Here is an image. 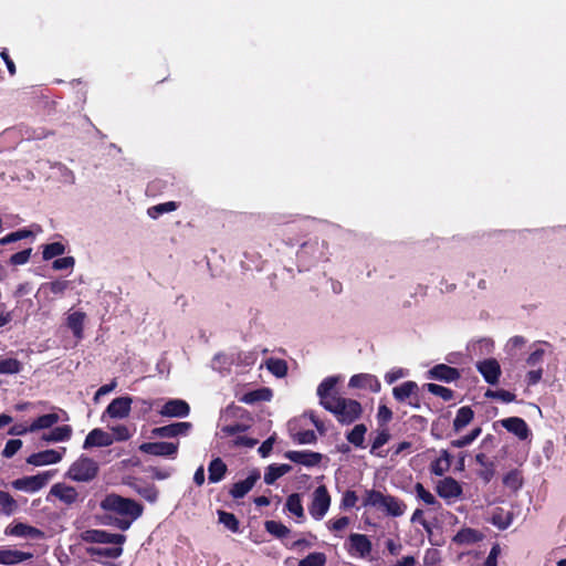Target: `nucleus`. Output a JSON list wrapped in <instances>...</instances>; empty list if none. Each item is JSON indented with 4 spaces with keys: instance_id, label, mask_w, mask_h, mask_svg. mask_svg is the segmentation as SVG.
<instances>
[{
    "instance_id": "bf43d9fd",
    "label": "nucleus",
    "mask_w": 566,
    "mask_h": 566,
    "mask_svg": "<svg viewBox=\"0 0 566 566\" xmlns=\"http://www.w3.org/2000/svg\"><path fill=\"white\" fill-rule=\"evenodd\" d=\"M136 520L137 518H132V517H126V516H120V517L108 516L107 524L113 525L124 532V531H127L132 526L133 522Z\"/></svg>"
},
{
    "instance_id": "79ce46f5",
    "label": "nucleus",
    "mask_w": 566,
    "mask_h": 566,
    "mask_svg": "<svg viewBox=\"0 0 566 566\" xmlns=\"http://www.w3.org/2000/svg\"><path fill=\"white\" fill-rule=\"evenodd\" d=\"M268 370L277 378L287 374V364L281 358H269L265 363Z\"/></svg>"
},
{
    "instance_id": "423d86ee",
    "label": "nucleus",
    "mask_w": 566,
    "mask_h": 566,
    "mask_svg": "<svg viewBox=\"0 0 566 566\" xmlns=\"http://www.w3.org/2000/svg\"><path fill=\"white\" fill-rule=\"evenodd\" d=\"M331 505V495L325 485H319L313 493V501L308 507L310 514L315 520H322Z\"/></svg>"
},
{
    "instance_id": "8fccbe9b",
    "label": "nucleus",
    "mask_w": 566,
    "mask_h": 566,
    "mask_svg": "<svg viewBox=\"0 0 566 566\" xmlns=\"http://www.w3.org/2000/svg\"><path fill=\"white\" fill-rule=\"evenodd\" d=\"M481 432H482L481 427H476V428L472 429L470 431V433H468L459 439L452 440L450 442V444H451V447L459 448V449L468 447L481 434Z\"/></svg>"
},
{
    "instance_id": "864d4df0",
    "label": "nucleus",
    "mask_w": 566,
    "mask_h": 566,
    "mask_svg": "<svg viewBox=\"0 0 566 566\" xmlns=\"http://www.w3.org/2000/svg\"><path fill=\"white\" fill-rule=\"evenodd\" d=\"M325 564L326 555L321 552L311 553L298 562V566H325Z\"/></svg>"
},
{
    "instance_id": "13d9d810",
    "label": "nucleus",
    "mask_w": 566,
    "mask_h": 566,
    "mask_svg": "<svg viewBox=\"0 0 566 566\" xmlns=\"http://www.w3.org/2000/svg\"><path fill=\"white\" fill-rule=\"evenodd\" d=\"M32 249L28 248L19 251L10 256L9 263L11 265H23L29 262L31 258Z\"/></svg>"
},
{
    "instance_id": "2f4dec72",
    "label": "nucleus",
    "mask_w": 566,
    "mask_h": 566,
    "mask_svg": "<svg viewBox=\"0 0 566 566\" xmlns=\"http://www.w3.org/2000/svg\"><path fill=\"white\" fill-rule=\"evenodd\" d=\"M123 545H116L114 547H95L91 546L86 548V553L93 560H96L95 557H108V558H118L123 555Z\"/></svg>"
},
{
    "instance_id": "f3484780",
    "label": "nucleus",
    "mask_w": 566,
    "mask_h": 566,
    "mask_svg": "<svg viewBox=\"0 0 566 566\" xmlns=\"http://www.w3.org/2000/svg\"><path fill=\"white\" fill-rule=\"evenodd\" d=\"M259 479L260 472L258 470L251 471L245 480L233 483L229 494L235 500L244 497L253 489Z\"/></svg>"
},
{
    "instance_id": "c9c22d12",
    "label": "nucleus",
    "mask_w": 566,
    "mask_h": 566,
    "mask_svg": "<svg viewBox=\"0 0 566 566\" xmlns=\"http://www.w3.org/2000/svg\"><path fill=\"white\" fill-rule=\"evenodd\" d=\"M482 539V534L470 527L461 528L453 537V542L460 545L474 544Z\"/></svg>"
},
{
    "instance_id": "3c124183",
    "label": "nucleus",
    "mask_w": 566,
    "mask_h": 566,
    "mask_svg": "<svg viewBox=\"0 0 566 566\" xmlns=\"http://www.w3.org/2000/svg\"><path fill=\"white\" fill-rule=\"evenodd\" d=\"M33 233L31 230L29 229H19L14 232H10L8 233L7 235H4L3 238L0 239V244L1 245H7V244H10V243H13V242H17V241H20V240H23V239H27L29 237H32Z\"/></svg>"
},
{
    "instance_id": "69168bd1",
    "label": "nucleus",
    "mask_w": 566,
    "mask_h": 566,
    "mask_svg": "<svg viewBox=\"0 0 566 566\" xmlns=\"http://www.w3.org/2000/svg\"><path fill=\"white\" fill-rule=\"evenodd\" d=\"M248 429H249V424L241 423V422H234V423H231V424L223 426L221 428V431L226 436H234L237 433L244 432Z\"/></svg>"
},
{
    "instance_id": "603ef678",
    "label": "nucleus",
    "mask_w": 566,
    "mask_h": 566,
    "mask_svg": "<svg viewBox=\"0 0 566 566\" xmlns=\"http://www.w3.org/2000/svg\"><path fill=\"white\" fill-rule=\"evenodd\" d=\"M366 431H367V429H366L365 424H363V423L356 424L353 428V430L347 434V440L355 447H361L364 439H365Z\"/></svg>"
},
{
    "instance_id": "f704fd0d",
    "label": "nucleus",
    "mask_w": 566,
    "mask_h": 566,
    "mask_svg": "<svg viewBox=\"0 0 566 566\" xmlns=\"http://www.w3.org/2000/svg\"><path fill=\"white\" fill-rule=\"evenodd\" d=\"M60 421V416L55 412L46 413L38 417L29 426L31 432H35L42 429H49Z\"/></svg>"
},
{
    "instance_id": "cd10ccee",
    "label": "nucleus",
    "mask_w": 566,
    "mask_h": 566,
    "mask_svg": "<svg viewBox=\"0 0 566 566\" xmlns=\"http://www.w3.org/2000/svg\"><path fill=\"white\" fill-rule=\"evenodd\" d=\"M72 427L69 424H63L60 427H55L50 432L43 433L41 436V440L45 442H61L67 441L72 437Z\"/></svg>"
},
{
    "instance_id": "774afa93",
    "label": "nucleus",
    "mask_w": 566,
    "mask_h": 566,
    "mask_svg": "<svg viewBox=\"0 0 566 566\" xmlns=\"http://www.w3.org/2000/svg\"><path fill=\"white\" fill-rule=\"evenodd\" d=\"M258 442H259L258 439H254V438H250L247 436H237L232 440V446L233 447L253 448L254 446L258 444Z\"/></svg>"
},
{
    "instance_id": "052dcab7",
    "label": "nucleus",
    "mask_w": 566,
    "mask_h": 566,
    "mask_svg": "<svg viewBox=\"0 0 566 566\" xmlns=\"http://www.w3.org/2000/svg\"><path fill=\"white\" fill-rule=\"evenodd\" d=\"M359 497L353 490H347L344 492L342 501H340V507L344 510H349L356 506Z\"/></svg>"
},
{
    "instance_id": "0e129e2a",
    "label": "nucleus",
    "mask_w": 566,
    "mask_h": 566,
    "mask_svg": "<svg viewBox=\"0 0 566 566\" xmlns=\"http://www.w3.org/2000/svg\"><path fill=\"white\" fill-rule=\"evenodd\" d=\"M22 447V441L20 439H11L6 443L4 449L2 450V455L4 458H12Z\"/></svg>"
},
{
    "instance_id": "a18cd8bd",
    "label": "nucleus",
    "mask_w": 566,
    "mask_h": 566,
    "mask_svg": "<svg viewBox=\"0 0 566 566\" xmlns=\"http://www.w3.org/2000/svg\"><path fill=\"white\" fill-rule=\"evenodd\" d=\"M69 287L70 282L66 280H55L41 285V290L44 292H50L51 294L59 296H62Z\"/></svg>"
},
{
    "instance_id": "a878e982",
    "label": "nucleus",
    "mask_w": 566,
    "mask_h": 566,
    "mask_svg": "<svg viewBox=\"0 0 566 566\" xmlns=\"http://www.w3.org/2000/svg\"><path fill=\"white\" fill-rule=\"evenodd\" d=\"M452 463V455L448 450H441L440 457L430 463V472L433 475L442 476L450 470Z\"/></svg>"
},
{
    "instance_id": "72a5a7b5",
    "label": "nucleus",
    "mask_w": 566,
    "mask_h": 566,
    "mask_svg": "<svg viewBox=\"0 0 566 566\" xmlns=\"http://www.w3.org/2000/svg\"><path fill=\"white\" fill-rule=\"evenodd\" d=\"M292 470L290 464H270L264 473V482L269 485L274 484L277 479Z\"/></svg>"
},
{
    "instance_id": "20e7f679",
    "label": "nucleus",
    "mask_w": 566,
    "mask_h": 566,
    "mask_svg": "<svg viewBox=\"0 0 566 566\" xmlns=\"http://www.w3.org/2000/svg\"><path fill=\"white\" fill-rule=\"evenodd\" d=\"M394 398L403 403H408L413 408H420L419 387L416 381L408 380L391 390Z\"/></svg>"
},
{
    "instance_id": "f03ea898",
    "label": "nucleus",
    "mask_w": 566,
    "mask_h": 566,
    "mask_svg": "<svg viewBox=\"0 0 566 566\" xmlns=\"http://www.w3.org/2000/svg\"><path fill=\"white\" fill-rule=\"evenodd\" d=\"M101 509L119 516L138 518L143 515L144 506L136 500L111 493L101 501Z\"/></svg>"
},
{
    "instance_id": "a19ab883",
    "label": "nucleus",
    "mask_w": 566,
    "mask_h": 566,
    "mask_svg": "<svg viewBox=\"0 0 566 566\" xmlns=\"http://www.w3.org/2000/svg\"><path fill=\"white\" fill-rule=\"evenodd\" d=\"M264 528L268 533L280 539L286 537L291 533V530L287 526L273 520L265 521Z\"/></svg>"
},
{
    "instance_id": "1a4fd4ad",
    "label": "nucleus",
    "mask_w": 566,
    "mask_h": 566,
    "mask_svg": "<svg viewBox=\"0 0 566 566\" xmlns=\"http://www.w3.org/2000/svg\"><path fill=\"white\" fill-rule=\"evenodd\" d=\"M427 378L443 382H453L461 378V374L455 367L438 364L427 371Z\"/></svg>"
},
{
    "instance_id": "dca6fc26",
    "label": "nucleus",
    "mask_w": 566,
    "mask_h": 566,
    "mask_svg": "<svg viewBox=\"0 0 566 566\" xmlns=\"http://www.w3.org/2000/svg\"><path fill=\"white\" fill-rule=\"evenodd\" d=\"M503 428L516 436L520 440H526L531 436V430L523 418L509 417L500 421Z\"/></svg>"
},
{
    "instance_id": "09e8293b",
    "label": "nucleus",
    "mask_w": 566,
    "mask_h": 566,
    "mask_svg": "<svg viewBox=\"0 0 566 566\" xmlns=\"http://www.w3.org/2000/svg\"><path fill=\"white\" fill-rule=\"evenodd\" d=\"M65 245L62 242H52L43 245L42 258L49 261L55 256L64 254Z\"/></svg>"
},
{
    "instance_id": "e433bc0d",
    "label": "nucleus",
    "mask_w": 566,
    "mask_h": 566,
    "mask_svg": "<svg viewBox=\"0 0 566 566\" xmlns=\"http://www.w3.org/2000/svg\"><path fill=\"white\" fill-rule=\"evenodd\" d=\"M285 510L297 518H304V507L302 504L301 495L298 493H292L287 496L285 502Z\"/></svg>"
},
{
    "instance_id": "aec40b11",
    "label": "nucleus",
    "mask_w": 566,
    "mask_h": 566,
    "mask_svg": "<svg viewBox=\"0 0 566 566\" xmlns=\"http://www.w3.org/2000/svg\"><path fill=\"white\" fill-rule=\"evenodd\" d=\"M61 460V452L53 449H49L36 453H32L27 458V463L32 464L34 467H41L46 464H54L60 462Z\"/></svg>"
},
{
    "instance_id": "e2e57ef3",
    "label": "nucleus",
    "mask_w": 566,
    "mask_h": 566,
    "mask_svg": "<svg viewBox=\"0 0 566 566\" xmlns=\"http://www.w3.org/2000/svg\"><path fill=\"white\" fill-rule=\"evenodd\" d=\"M294 440L300 444H311L316 442L317 437L313 430H304L297 432Z\"/></svg>"
},
{
    "instance_id": "4c0bfd02",
    "label": "nucleus",
    "mask_w": 566,
    "mask_h": 566,
    "mask_svg": "<svg viewBox=\"0 0 566 566\" xmlns=\"http://www.w3.org/2000/svg\"><path fill=\"white\" fill-rule=\"evenodd\" d=\"M271 396L272 394L269 388H261L245 392L240 400L244 403L251 405L258 401H268L271 399Z\"/></svg>"
},
{
    "instance_id": "412c9836",
    "label": "nucleus",
    "mask_w": 566,
    "mask_h": 566,
    "mask_svg": "<svg viewBox=\"0 0 566 566\" xmlns=\"http://www.w3.org/2000/svg\"><path fill=\"white\" fill-rule=\"evenodd\" d=\"M6 534L18 537H30V538H44L45 533L34 526L28 525L25 523H17L12 526L6 528Z\"/></svg>"
},
{
    "instance_id": "473e14b6",
    "label": "nucleus",
    "mask_w": 566,
    "mask_h": 566,
    "mask_svg": "<svg viewBox=\"0 0 566 566\" xmlns=\"http://www.w3.org/2000/svg\"><path fill=\"white\" fill-rule=\"evenodd\" d=\"M502 482L512 492H517L524 484L523 473L518 469H512L503 475Z\"/></svg>"
},
{
    "instance_id": "4468645a",
    "label": "nucleus",
    "mask_w": 566,
    "mask_h": 566,
    "mask_svg": "<svg viewBox=\"0 0 566 566\" xmlns=\"http://www.w3.org/2000/svg\"><path fill=\"white\" fill-rule=\"evenodd\" d=\"M159 413L163 417L169 418H185L190 413V406L182 399H169L161 407Z\"/></svg>"
},
{
    "instance_id": "49530a36",
    "label": "nucleus",
    "mask_w": 566,
    "mask_h": 566,
    "mask_svg": "<svg viewBox=\"0 0 566 566\" xmlns=\"http://www.w3.org/2000/svg\"><path fill=\"white\" fill-rule=\"evenodd\" d=\"M18 509L17 501L4 491H0V512L4 515H12Z\"/></svg>"
},
{
    "instance_id": "f257e3e1",
    "label": "nucleus",
    "mask_w": 566,
    "mask_h": 566,
    "mask_svg": "<svg viewBox=\"0 0 566 566\" xmlns=\"http://www.w3.org/2000/svg\"><path fill=\"white\" fill-rule=\"evenodd\" d=\"M338 377H326L317 387L319 403L332 412L338 422L350 424L356 421L361 412V406L357 400L340 397L336 392Z\"/></svg>"
},
{
    "instance_id": "c03bdc74",
    "label": "nucleus",
    "mask_w": 566,
    "mask_h": 566,
    "mask_svg": "<svg viewBox=\"0 0 566 566\" xmlns=\"http://www.w3.org/2000/svg\"><path fill=\"white\" fill-rule=\"evenodd\" d=\"M178 207H179L178 202H176V201H167V202L158 203L156 206H153V207L148 208L147 214L151 219H157L159 216H161L164 213L177 210Z\"/></svg>"
},
{
    "instance_id": "6e6552de",
    "label": "nucleus",
    "mask_w": 566,
    "mask_h": 566,
    "mask_svg": "<svg viewBox=\"0 0 566 566\" xmlns=\"http://www.w3.org/2000/svg\"><path fill=\"white\" fill-rule=\"evenodd\" d=\"M179 442H144L139 446L143 453L156 457L176 458L178 453Z\"/></svg>"
},
{
    "instance_id": "de8ad7c7",
    "label": "nucleus",
    "mask_w": 566,
    "mask_h": 566,
    "mask_svg": "<svg viewBox=\"0 0 566 566\" xmlns=\"http://www.w3.org/2000/svg\"><path fill=\"white\" fill-rule=\"evenodd\" d=\"M22 370V363L17 358L0 359V375H14Z\"/></svg>"
},
{
    "instance_id": "0eeeda50",
    "label": "nucleus",
    "mask_w": 566,
    "mask_h": 566,
    "mask_svg": "<svg viewBox=\"0 0 566 566\" xmlns=\"http://www.w3.org/2000/svg\"><path fill=\"white\" fill-rule=\"evenodd\" d=\"M52 473L46 471L39 473L36 475L23 476L21 479H17L12 482V486L15 490H21L30 493L38 492L42 488H44L49 480L52 478Z\"/></svg>"
},
{
    "instance_id": "ea45409f",
    "label": "nucleus",
    "mask_w": 566,
    "mask_h": 566,
    "mask_svg": "<svg viewBox=\"0 0 566 566\" xmlns=\"http://www.w3.org/2000/svg\"><path fill=\"white\" fill-rule=\"evenodd\" d=\"M218 520L219 523L223 524V526L229 531L233 533L240 532V522L233 513L219 510Z\"/></svg>"
},
{
    "instance_id": "c756f323",
    "label": "nucleus",
    "mask_w": 566,
    "mask_h": 566,
    "mask_svg": "<svg viewBox=\"0 0 566 566\" xmlns=\"http://www.w3.org/2000/svg\"><path fill=\"white\" fill-rule=\"evenodd\" d=\"M514 520V514L511 511H505L503 507H495L490 522L499 530L504 531L510 527Z\"/></svg>"
},
{
    "instance_id": "9b49d317",
    "label": "nucleus",
    "mask_w": 566,
    "mask_h": 566,
    "mask_svg": "<svg viewBox=\"0 0 566 566\" xmlns=\"http://www.w3.org/2000/svg\"><path fill=\"white\" fill-rule=\"evenodd\" d=\"M347 552L352 556L366 557L371 552V542L367 535L353 533L348 537Z\"/></svg>"
},
{
    "instance_id": "9d476101",
    "label": "nucleus",
    "mask_w": 566,
    "mask_h": 566,
    "mask_svg": "<svg viewBox=\"0 0 566 566\" xmlns=\"http://www.w3.org/2000/svg\"><path fill=\"white\" fill-rule=\"evenodd\" d=\"M191 429V422H174L167 426L156 427L151 430V433L158 438L186 437L189 434Z\"/></svg>"
},
{
    "instance_id": "4be33fe9",
    "label": "nucleus",
    "mask_w": 566,
    "mask_h": 566,
    "mask_svg": "<svg viewBox=\"0 0 566 566\" xmlns=\"http://www.w3.org/2000/svg\"><path fill=\"white\" fill-rule=\"evenodd\" d=\"M113 441L114 439L108 432L99 428H95L86 436L83 448L90 449L92 447H108Z\"/></svg>"
},
{
    "instance_id": "4d7b16f0",
    "label": "nucleus",
    "mask_w": 566,
    "mask_h": 566,
    "mask_svg": "<svg viewBox=\"0 0 566 566\" xmlns=\"http://www.w3.org/2000/svg\"><path fill=\"white\" fill-rule=\"evenodd\" d=\"M136 491L142 497L150 503L156 502L159 495L158 489L154 484L138 488Z\"/></svg>"
},
{
    "instance_id": "7ed1b4c3",
    "label": "nucleus",
    "mask_w": 566,
    "mask_h": 566,
    "mask_svg": "<svg viewBox=\"0 0 566 566\" xmlns=\"http://www.w3.org/2000/svg\"><path fill=\"white\" fill-rule=\"evenodd\" d=\"M98 464L92 458L81 455L69 469V476L77 482H88L96 478Z\"/></svg>"
},
{
    "instance_id": "a211bd4d",
    "label": "nucleus",
    "mask_w": 566,
    "mask_h": 566,
    "mask_svg": "<svg viewBox=\"0 0 566 566\" xmlns=\"http://www.w3.org/2000/svg\"><path fill=\"white\" fill-rule=\"evenodd\" d=\"M285 458L290 461L302 464L305 467H315L318 465L322 461V454L318 452L304 450V451H287L285 453Z\"/></svg>"
},
{
    "instance_id": "6e6d98bb",
    "label": "nucleus",
    "mask_w": 566,
    "mask_h": 566,
    "mask_svg": "<svg viewBox=\"0 0 566 566\" xmlns=\"http://www.w3.org/2000/svg\"><path fill=\"white\" fill-rule=\"evenodd\" d=\"M484 396L486 398L500 399L503 402H512L516 398L515 394L504 390V389H497V390L488 389L485 391Z\"/></svg>"
},
{
    "instance_id": "393cba45",
    "label": "nucleus",
    "mask_w": 566,
    "mask_h": 566,
    "mask_svg": "<svg viewBox=\"0 0 566 566\" xmlns=\"http://www.w3.org/2000/svg\"><path fill=\"white\" fill-rule=\"evenodd\" d=\"M475 461L483 469L478 472V475L482 479V481L488 484L495 475V464L491 461L485 453H476Z\"/></svg>"
},
{
    "instance_id": "338daca9",
    "label": "nucleus",
    "mask_w": 566,
    "mask_h": 566,
    "mask_svg": "<svg viewBox=\"0 0 566 566\" xmlns=\"http://www.w3.org/2000/svg\"><path fill=\"white\" fill-rule=\"evenodd\" d=\"M75 259L73 256H63L54 260L52 263V268L56 271H60L65 269H73Z\"/></svg>"
},
{
    "instance_id": "58836bf2",
    "label": "nucleus",
    "mask_w": 566,
    "mask_h": 566,
    "mask_svg": "<svg viewBox=\"0 0 566 566\" xmlns=\"http://www.w3.org/2000/svg\"><path fill=\"white\" fill-rule=\"evenodd\" d=\"M84 319L85 313L83 312H74L67 316V327L73 332L74 336H82Z\"/></svg>"
},
{
    "instance_id": "c85d7f7f",
    "label": "nucleus",
    "mask_w": 566,
    "mask_h": 566,
    "mask_svg": "<svg viewBox=\"0 0 566 566\" xmlns=\"http://www.w3.org/2000/svg\"><path fill=\"white\" fill-rule=\"evenodd\" d=\"M51 493L69 505L75 503L78 497V493L75 488L64 484H55L52 486Z\"/></svg>"
},
{
    "instance_id": "680f3d73",
    "label": "nucleus",
    "mask_w": 566,
    "mask_h": 566,
    "mask_svg": "<svg viewBox=\"0 0 566 566\" xmlns=\"http://www.w3.org/2000/svg\"><path fill=\"white\" fill-rule=\"evenodd\" d=\"M526 342L525 337L516 335L509 339L506 347L511 355H516L526 345Z\"/></svg>"
},
{
    "instance_id": "f8f14e48",
    "label": "nucleus",
    "mask_w": 566,
    "mask_h": 566,
    "mask_svg": "<svg viewBox=\"0 0 566 566\" xmlns=\"http://www.w3.org/2000/svg\"><path fill=\"white\" fill-rule=\"evenodd\" d=\"M478 371L490 385H496L501 376V366L495 358H488L476 364Z\"/></svg>"
},
{
    "instance_id": "6ab92c4d",
    "label": "nucleus",
    "mask_w": 566,
    "mask_h": 566,
    "mask_svg": "<svg viewBox=\"0 0 566 566\" xmlns=\"http://www.w3.org/2000/svg\"><path fill=\"white\" fill-rule=\"evenodd\" d=\"M133 399L128 396L117 397L106 408V413L111 418H126L132 408Z\"/></svg>"
},
{
    "instance_id": "39448f33",
    "label": "nucleus",
    "mask_w": 566,
    "mask_h": 566,
    "mask_svg": "<svg viewBox=\"0 0 566 566\" xmlns=\"http://www.w3.org/2000/svg\"><path fill=\"white\" fill-rule=\"evenodd\" d=\"M85 543L124 545L127 537L124 534H114L104 530L91 528L81 534Z\"/></svg>"
},
{
    "instance_id": "5701e85b",
    "label": "nucleus",
    "mask_w": 566,
    "mask_h": 566,
    "mask_svg": "<svg viewBox=\"0 0 566 566\" xmlns=\"http://www.w3.org/2000/svg\"><path fill=\"white\" fill-rule=\"evenodd\" d=\"M33 557L32 553L0 547V564L15 565Z\"/></svg>"
},
{
    "instance_id": "5fc2aeb1",
    "label": "nucleus",
    "mask_w": 566,
    "mask_h": 566,
    "mask_svg": "<svg viewBox=\"0 0 566 566\" xmlns=\"http://www.w3.org/2000/svg\"><path fill=\"white\" fill-rule=\"evenodd\" d=\"M416 491L418 497L422 500L427 505L440 509L441 504L437 501L434 495L431 492H429L421 483L416 484Z\"/></svg>"
},
{
    "instance_id": "b1692460",
    "label": "nucleus",
    "mask_w": 566,
    "mask_h": 566,
    "mask_svg": "<svg viewBox=\"0 0 566 566\" xmlns=\"http://www.w3.org/2000/svg\"><path fill=\"white\" fill-rule=\"evenodd\" d=\"M348 386L352 388L370 389L375 392L380 389V384L377 378L369 374H357L352 376Z\"/></svg>"
},
{
    "instance_id": "7c9ffc66",
    "label": "nucleus",
    "mask_w": 566,
    "mask_h": 566,
    "mask_svg": "<svg viewBox=\"0 0 566 566\" xmlns=\"http://www.w3.org/2000/svg\"><path fill=\"white\" fill-rule=\"evenodd\" d=\"M474 418V411L470 406L461 407L453 419V431L460 432L462 431Z\"/></svg>"
},
{
    "instance_id": "2eb2a0df",
    "label": "nucleus",
    "mask_w": 566,
    "mask_h": 566,
    "mask_svg": "<svg viewBox=\"0 0 566 566\" xmlns=\"http://www.w3.org/2000/svg\"><path fill=\"white\" fill-rule=\"evenodd\" d=\"M361 506L380 509L384 512L389 513V496L378 490H365L361 497Z\"/></svg>"
},
{
    "instance_id": "bb28decb",
    "label": "nucleus",
    "mask_w": 566,
    "mask_h": 566,
    "mask_svg": "<svg viewBox=\"0 0 566 566\" xmlns=\"http://www.w3.org/2000/svg\"><path fill=\"white\" fill-rule=\"evenodd\" d=\"M228 467L221 458H214L208 465V480L210 483H218L224 479Z\"/></svg>"
},
{
    "instance_id": "ddd939ff",
    "label": "nucleus",
    "mask_w": 566,
    "mask_h": 566,
    "mask_svg": "<svg viewBox=\"0 0 566 566\" xmlns=\"http://www.w3.org/2000/svg\"><path fill=\"white\" fill-rule=\"evenodd\" d=\"M436 492L440 497L451 500L461 496L463 490L455 479L446 476L437 483Z\"/></svg>"
},
{
    "instance_id": "37998d69",
    "label": "nucleus",
    "mask_w": 566,
    "mask_h": 566,
    "mask_svg": "<svg viewBox=\"0 0 566 566\" xmlns=\"http://www.w3.org/2000/svg\"><path fill=\"white\" fill-rule=\"evenodd\" d=\"M430 394L440 397L443 401H450L454 398V391L441 385L428 382L423 386Z\"/></svg>"
}]
</instances>
